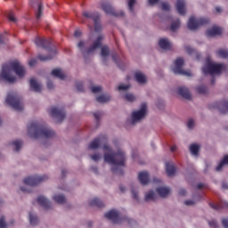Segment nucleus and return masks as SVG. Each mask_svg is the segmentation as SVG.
<instances>
[{
  "label": "nucleus",
  "mask_w": 228,
  "mask_h": 228,
  "mask_svg": "<svg viewBox=\"0 0 228 228\" xmlns=\"http://www.w3.org/2000/svg\"><path fill=\"white\" fill-rule=\"evenodd\" d=\"M224 29L220 27L214 26L208 30H207L206 35L207 37H219L222 35Z\"/></svg>",
  "instance_id": "18"
},
{
  "label": "nucleus",
  "mask_w": 228,
  "mask_h": 228,
  "mask_svg": "<svg viewBox=\"0 0 228 228\" xmlns=\"http://www.w3.org/2000/svg\"><path fill=\"white\" fill-rule=\"evenodd\" d=\"M8 227V224L4 222V216H2L0 218V228H6Z\"/></svg>",
  "instance_id": "52"
},
{
  "label": "nucleus",
  "mask_w": 228,
  "mask_h": 228,
  "mask_svg": "<svg viewBox=\"0 0 228 228\" xmlns=\"http://www.w3.org/2000/svg\"><path fill=\"white\" fill-rule=\"evenodd\" d=\"M27 128L28 135L34 140H37V138H53L56 135L53 129L38 123V121L29 122Z\"/></svg>",
  "instance_id": "3"
},
{
  "label": "nucleus",
  "mask_w": 228,
  "mask_h": 228,
  "mask_svg": "<svg viewBox=\"0 0 228 228\" xmlns=\"http://www.w3.org/2000/svg\"><path fill=\"white\" fill-rule=\"evenodd\" d=\"M102 116V112H101V111H97V112H94V118H96L97 120H100Z\"/></svg>",
  "instance_id": "55"
},
{
  "label": "nucleus",
  "mask_w": 228,
  "mask_h": 228,
  "mask_svg": "<svg viewBox=\"0 0 228 228\" xmlns=\"http://www.w3.org/2000/svg\"><path fill=\"white\" fill-rule=\"evenodd\" d=\"M223 227L228 228V218H224L222 220Z\"/></svg>",
  "instance_id": "60"
},
{
  "label": "nucleus",
  "mask_w": 228,
  "mask_h": 228,
  "mask_svg": "<svg viewBox=\"0 0 228 228\" xmlns=\"http://www.w3.org/2000/svg\"><path fill=\"white\" fill-rule=\"evenodd\" d=\"M53 200L57 202V204H65V195L57 194L53 196Z\"/></svg>",
  "instance_id": "35"
},
{
  "label": "nucleus",
  "mask_w": 228,
  "mask_h": 228,
  "mask_svg": "<svg viewBox=\"0 0 228 228\" xmlns=\"http://www.w3.org/2000/svg\"><path fill=\"white\" fill-rule=\"evenodd\" d=\"M37 202L39 206H42L45 209H51V201L45 196H38Z\"/></svg>",
  "instance_id": "19"
},
{
  "label": "nucleus",
  "mask_w": 228,
  "mask_h": 228,
  "mask_svg": "<svg viewBox=\"0 0 228 228\" xmlns=\"http://www.w3.org/2000/svg\"><path fill=\"white\" fill-rule=\"evenodd\" d=\"M34 42L37 47H42L43 49H49V47H51V44H53V39H45V37H36Z\"/></svg>",
  "instance_id": "13"
},
{
  "label": "nucleus",
  "mask_w": 228,
  "mask_h": 228,
  "mask_svg": "<svg viewBox=\"0 0 228 228\" xmlns=\"http://www.w3.org/2000/svg\"><path fill=\"white\" fill-rule=\"evenodd\" d=\"M29 85L33 92H37L38 94L42 92V86H40V84H38V82H37V79H35L34 77L30 78Z\"/></svg>",
  "instance_id": "24"
},
{
  "label": "nucleus",
  "mask_w": 228,
  "mask_h": 228,
  "mask_svg": "<svg viewBox=\"0 0 228 228\" xmlns=\"http://www.w3.org/2000/svg\"><path fill=\"white\" fill-rule=\"evenodd\" d=\"M51 53L53 55L44 56L39 54L37 55V60H40V61H49V60H53L56 56V50L52 51Z\"/></svg>",
  "instance_id": "29"
},
{
  "label": "nucleus",
  "mask_w": 228,
  "mask_h": 228,
  "mask_svg": "<svg viewBox=\"0 0 228 228\" xmlns=\"http://www.w3.org/2000/svg\"><path fill=\"white\" fill-rule=\"evenodd\" d=\"M109 54H110V47H108V46H102V56L103 57V58H106V56H109Z\"/></svg>",
  "instance_id": "43"
},
{
  "label": "nucleus",
  "mask_w": 228,
  "mask_h": 228,
  "mask_svg": "<svg viewBox=\"0 0 228 228\" xmlns=\"http://www.w3.org/2000/svg\"><path fill=\"white\" fill-rule=\"evenodd\" d=\"M47 88H48V90H53L54 88V85L53 84V82L51 80H49L47 82Z\"/></svg>",
  "instance_id": "59"
},
{
  "label": "nucleus",
  "mask_w": 228,
  "mask_h": 228,
  "mask_svg": "<svg viewBox=\"0 0 228 228\" xmlns=\"http://www.w3.org/2000/svg\"><path fill=\"white\" fill-rule=\"evenodd\" d=\"M128 88H129V86H127V85H120V86H118V90H128Z\"/></svg>",
  "instance_id": "58"
},
{
  "label": "nucleus",
  "mask_w": 228,
  "mask_h": 228,
  "mask_svg": "<svg viewBox=\"0 0 228 228\" xmlns=\"http://www.w3.org/2000/svg\"><path fill=\"white\" fill-rule=\"evenodd\" d=\"M132 195L134 200H138V191H136L134 189L132 190Z\"/></svg>",
  "instance_id": "57"
},
{
  "label": "nucleus",
  "mask_w": 228,
  "mask_h": 228,
  "mask_svg": "<svg viewBox=\"0 0 228 228\" xmlns=\"http://www.w3.org/2000/svg\"><path fill=\"white\" fill-rule=\"evenodd\" d=\"M159 45L160 49H163V51L172 50V43H170L167 38H160L159 41Z\"/></svg>",
  "instance_id": "20"
},
{
  "label": "nucleus",
  "mask_w": 228,
  "mask_h": 228,
  "mask_svg": "<svg viewBox=\"0 0 228 228\" xmlns=\"http://www.w3.org/2000/svg\"><path fill=\"white\" fill-rule=\"evenodd\" d=\"M156 193L154 191H151L148 193L145 194L144 200L146 202H149V200H156Z\"/></svg>",
  "instance_id": "37"
},
{
  "label": "nucleus",
  "mask_w": 228,
  "mask_h": 228,
  "mask_svg": "<svg viewBox=\"0 0 228 228\" xmlns=\"http://www.w3.org/2000/svg\"><path fill=\"white\" fill-rule=\"evenodd\" d=\"M185 206H193V204H195V201L191 200H188L184 201Z\"/></svg>",
  "instance_id": "62"
},
{
  "label": "nucleus",
  "mask_w": 228,
  "mask_h": 228,
  "mask_svg": "<svg viewBox=\"0 0 228 228\" xmlns=\"http://www.w3.org/2000/svg\"><path fill=\"white\" fill-rule=\"evenodd\" d=\"M83 17H85V19H91V20H94V31L96 33H99V31H101V14H99V12H84Z\"/></svg>",
  "instance_id": "8"
},
{
  "label": "nucleus",
  "mask_w": 228,
  "mask_h": 228,
  "mask_svg": "<svg viewBox=\"0 0 228 228\" xmlns=\"http://www.w3.org/2000/svg\"><path fill=\"white\" fill-rule=\"evenodd\" d=\"M12 70L19 77H24V76H26V69H24V66H22L19 61H13L3 65L0 81L4 79V81L7 83H15L17 77L12 75Z\"/></svg>",
  "instance_id": "2"
},
{
  "label": "nucleus",
  "mask_w": 228,
  "mask_h": 228,
  "mask_svg": "<svg viewBox=\"0 0 228 228\" xmlns=\"http://www.w3.org/2000/svg\"><path fill=\"white\" fill-rule=\"evenodd\" d=\"M5 102L16 111H22V110H24V105H22L20 97H19L17 93H8Z\"/></svg>",
  "instance_id": "4"
},
{
  "label": "nucleus",
  "mask_w": 228,
  "mask_h": 228,
  "mask_svg": "<svg viewBox=\"0 0 228 228\" xmlns=\"http://www.w3.org/2000/svg\"><path fill=\"white\" fill-rule=\"evenodd\" d=\"M185 51L188 53V54H193V53H195V50L190 46H186Z\"/></svg>",
  "instance_id": "56"
},
{
  "label": "nucleus",
  "mask_w": 228,
  "mask_h": 228,
  "mask_svg": "<svg viewBox=\"0 0 228 228\" xmlns=\"http://www.w3.org/2000/svg\"><path fill=\"white\" fill-rule=\"evenodd\" d=\"M77 90L79 92H85V87L83 86V82H77L76 83Z\"/></svg>",
  "instance_id": "48"
},
{
  "label": "nucleus",
  "mask_w": 228,
  "mask_h": 228,
  "mask_svg": "<svg viewBox=\"0 0 228 228\" xmlns=\"http://www.w3.org/2000/svg\"><path fill=\"white\" fill-rule=\"evenodd\" d=\"M42 10H44V5H42V3H39L37 12H36L37 19L42 17Z\"/></svg>",
  "instance_id": "44"
},
{
  "label": "nucleus",
  "mask_w": 228,
  "mask_h": 228,
  "mask_svg": "<svg viewBox=\"0 0 228 228\" xmlns=\"http://www.w3.org/2000/svg\"><path fill=\"white\" fill-rule=\"evenodd\" d=\"M150 177H151V175H149V172H147V171H142V172L139 173V175H138V179H139L141 184H142L143 186H146V184H149V183H151Z\"/></svg>",
  "instance_id": "17"
},
{
  "label": "nucleus",
  "mask_w": 228,
  "mask_h": 228,
  "mask_svg": "<svg viewBox=\"0 0 228 228\" xmlns=\"http://www.w3.org/2000/svg\"><path fill=\"white\" fill-rule=\"evenodd\" d=\"M156 191L159 195V197L165 199L166 197H168V195H170L171 191L168 187H159L156 189Z\"/></svg>",
  "instance_id": "25"
},
{
  "label": "nucleus",
  "mask_w": 228,
  "mask_h": 228,
  "mask_svg": "<svg viewBox=\"0 0 228 228\" xmlns=\"http://www.w3.org/2000/svg\"><path fill=\"white\" fill-rule=\"evenodd\" d=\"M29 67H35L37 65V59H32L31 61H28Z\"/></svg>",
  "instance_id": "61"
},
{
  "label": "nucleus",
  "mask_w": 228,
  "mask_h": 228,
  "mask_svg": "<svg viewBox=\"0 0 228 228\" xmlns=\"http://www.w3.org/2000/svg\"><path fill=\"white\" fill-rule=\"evenodd\" d=\"M134 4H136V0H128V10L131 13H134Z\"/></svg>",
  "instance_id": "41"
},
{
  "label": "nucleus",
  "mask_w": 228,
  "mask_h": 228,
  "mask_svg": "<svg viewBox=\"0 0 228 228\" xmlns=\"http://www.w3.org/2000/svg\"><path fill=\"white\" fill-rule=\"evenodd\" d=\"M224 165H228V155L224 156V159L220 161L219 165L216 167V172H220L224 168Z\"/></svg>",
  "instance_id": "33"
},
{
  "label": "nucleus",
  "mask_w": 228,
  "mask_h": 228,
  "mask_svg": "<svg viewBox=\"0 0 228 228\" xmlns=\"http://www.w3.org/2000/svg\"><path fill=\"white\" fill-rule=\"evenodd\" d=\"M90 206H94L95 208H104V203L99 199L94 198L89 202Z\"/></svg>",
  "instance_id": "31"
},
{
  "label": "nucleus",
  "mask_w": 228,
  "mask_h": 228,
  "mask_svg": "<svg viewBox=\"0 0 228 228\" xmlns=\"http://www.w3.org/2000/svg\"><path fill=\"white\" fill-rule=\"evenodd\" d=\"M134 77L139 85H145V83H147V77L141 71H136L134 73Z\"/></svg>",
  "instance_id": "26"
},
{
  "label": "nucleus",
  "mask_w": 228,
  "mask_h": 228,
  "mask_svg": "<svg viewBox=\"0 0 228 228\" xmlns=\"http://www.w3.org/2000/svg\"><path fill=\"white\" fill-rule=\"evenodd\" d=\"M102 10L107 13V15H113V17H124V12H117L109 3L102 4Z\"/></svg>",
  "instance_id": "12"
},
{
  "label": "nucleus",
  "mask_w": 228,
  "mask_h": 228,
  "mask_svg": "<svg viewBox=\"0 0 228 228\" xmlns=\"http://www.w3.org/2000/svg\"><path fill=\"white\" fill-rule=\"evenodd\" d=\"M176 10L180 15L186 14V2L184 0H177Z\"/></svg>",
  "instance_id": "22"
},
{
  "label": "nucleus",
  "mask_w": 228,
  "mask_h": 228,
  "mask_svg": "<svg viewBox=\"0 0 228 228\" xmlns=\"http://www.w3.org/2000/svg\"><path fill=\"white\" fill-rule=\"evenodd\" d=\"M29 222L30 225H37L38 224V217L31 213H29Z\"/></svg>",
  "instance_id": "39"
},
{
  "label": "nucleus",
  "mask_w": 228,
  "mask_h": 228,
  "mask_svg": "<svg viewBox=\"0 0 228 228\" xmlns=\"http://www.w3.org/2000/svg\"><path fill=\"white\" fill-rule=\"evenodd\" d=\"M208 225H210L213 228H218V224L215 220L209 221Z\"/></svg>",
  "instance_id": "53"
},
{
  "label": "nucleus",
  "mask_w": 228,
  "mask_h": 228,
  "mask_svg": "<svg viewBox=\"0 0 228 228\" xmlns=\"http://www.w3.org/2000/svg\"><path fill=\"white\" fill-rule=\"evenodd\" d=\"M111 96L108 94H102L96 97L97 102H110Z\"/></svg>",
  "instance_id": "34"
},
{
  "label": "nucleus",
  "mask_w": 228,
  "mask_h": 228,
  "mask_svg": "<svg viewBox=\"0 0 228 228\" xmlns=\"http://www.w3.org/2000/svg\"><path fill=\"white\" fill-rule=\"evenodd\" d=\"M197 92L201 94H208V87L205 86H200L197 87Z\"/></svg>",
  "instance_id": "45"
},
{
  "label": "nucleus",
  "mask_w": 228,
  "mask_h": 228,
  "mask_svg": "<svg viewBox=\"0 0 228 228\" xmlns=\"http://www.w3.org/2000/svg\"><path fill=\"white\" fill-rule=\"evenodd\" d=\"M104 161L109 165H115L111 168V172L118 175H124V171L119 167H126V154L122 150H118L116 153L113 152L108 144L103 145Z\"/></svg>",
  "instance_id": "1"
},
{
  "label": "nucleus",
  "mask_w": 228,
  "mask_h": 228,
  "mask_svg": "<svg viewBox=\"0 0 228 228\" xmlns=\"http://www.w3.org/2000/svg\"><path fill=\"white\" fill-rule=\"evenodd\" d=\"M7 18L10 22H17V18L15 17V13L13 12H10L7 14Z\"/></svg>",
  "instance_id": "42"
},
{
  "label": "nucleus",
  "mask_w": 228,
  "mask_h": 228,
  "mask_svg": "<svg viewBox=\"0 0 228 228\" xmlns=\"http://www.w3.org/2000/svg\"><path fill=\"white\" fill-rule=\"evenodd\" d=\"M181 26V21L176 20L171 23L170 29L171 31H177V28Z\"/></svg>",
  "instance_id": "40"
},
{
  "label": "nucleus",
  "mask_w": 228,
  "mask_h": 228,
  "mask_svg": "<svg viewBox=\"0 0 228 228\" xmlns=\"http://www.w3.org/2000/svg\"><path fill=\"white\" fill-rule=\"evenodd\" d=\"M161 9L163 10V12H170V4L167 2H163L161 4Z\"/></svg>",
  "instance_id": "47"
},
{
  "label": "nucleus",
  "mask_w": 228,
  "mask_h": 228,
  "mask_svg": "<svg viewBox=\"0 0 228 228\" xmlns=\"http://www.w3.org/2000/svg\"><path fill=\"white\" fill-rule=\"evenodd\" d=\"M209 206L212 208V209H215L216 211H222V209H225V208L228 209V202L227 201H221L217 205L209 203Z\"/></svg>",
  "instance_id": "27"
},
{
  "label": "nucleus",
  "mask_w": 228,
  "mask_h": 228,
  "mask_svg": "<svg viewBox=\"0 0 228 228\" xmlns=\"http://www.w3.org/2000/svg\"><path fill=\"white\" fill-rule=\"evenodd\" d=\"M105 218H107L108 220H111V222H113V224H120L121 222V218L118 216V212L117 210H110L109 212H107L105 214Z\"/></svg>",
  "instance_id": "16"
},
{
  "label": "nucleus",
  "mask_w": 228,
  "mask_h": 228,
  "mask_svg": "<svg viewBox=\"0 0 228 228\" xmlns=\"http://www.w3.org/2000/svg\"><path fill=\"white\" fill-rule=\"evenodd\" d=\"M184 65V59L183 58H177L175 61V67L172 69L174 74L179 75V76H188L189 77H191V71L184 70L183 69V67Z\"/></svg>",
  "instance_id": "7"
},
{
  "label": "nucleus",
  "mask_w": 228,
  "mask_h": 228,
  "mask_svg": "<svg viewBox=\"0 0 228 228\" xmlns=\"http://www.w3.org/2000/svg\"><path fill=\"white\" fill-rule=\"evenodd\" d=\"M216 108L222 113L223 115H225L228 111V101H222L217 102L214 105L210 106V109Z\"/></svg>",
  "instance_id": "14"
},
{
  "label": "nucleus",
  "mask_w": 228,
  "mask_h": 228,
  "mask_svg": "<svg viewBox=\"0 0 228 228\" xmlns=\"http://www.w3.org/2000/svg\"><path fill=\"white\" fill-rule=\"evenodd\" d=\"M103 38H104V36H102V35L98 36L96 40L93 43V45H91L89 47V49L86 50V53L92 54V53H94V51H95V49L101 48V46L102 45Z\"/></svg>",
  "instance_id": "15"
},
{
  "label": "nucleus",
  "mask_w": 228,
  "mask_h": 228,
  "mask_svg": "<svg viewBox=\"0 0 228 228\" xmlns=\"http://www.w3.org/2000/svg\"><path fill=\"white\" fill-rule=\"evenodd\" d=\"M206 24H209V19H208V18L195 19V17L191 16L189 19L187 26L191 31H195V30L199 29V28H200V26H206Z\"/></svg>",
  "instance_id": "5"
},
{
  "label": "nucleus",
  "mask_w": 228,
  "mask_h": 228,
  "mask_svg": "<svg viewBox=\"0 0 228 228\" xmlns=\"http://www.w3.org/2000/svg\"><path fill=\"white\" fill-rule=\"evenodd\" d=\"M52 76H53V77H59V79H65V74L60 69H53Z\"/></svg>",
  "instance_id": "30"
},
{
  "label": "nucleus",
  "mask_w": 228,
  "mask_h": 228,
  "mask_svg": "<svg viewBox=\"0 0 228 228\" xmlns=\"http://www.w3.org/2000/svg\"><path fill=\"white\" fill-rule=\"evenodd\" d=\"M147 113V103H142L141 109L138 111H134L132 113V124H134L135 122H140L143 117H145V114Z\"/></svg>",
  "instance_id": "11"
},
{
  "label": "nucleus",
  "mask_w": 228,
  "mask_h": 228,
  "mask_svg": "<svg viewBox=\"0 0 228 228\" xmlns=\"http://www.w3.org/2000/svg\"><path fill=\"white\" fill-rule=\"evenodd\" d=\"M12 145H14L16 152H19L24 142L21 140H16L12 142Z\"/></svg>",
  "instance_id": "36"
},
{
  "label": "nucleus",
  "mask_w": 228,
  "mask_h": 228,
  "mask_svg": "<svg viewBox=\"0 0 228 228\" xmlns=\"http://www.w3.org/2000/svg\"><path fill=\"white\" fill-rule=\"evenodd\" d=\"M194 126H195V121H193V119H189V121L187 122V127L189 129H193Z\"/></svg>",
  "instance_id": "51"
},
{
  "label": "nucleus",
  "mask_w": 228,
  "mask_h": 228,
  "mask_svg": "<svg viewBox=\"0 0 228 228\" xmlns=\"http://www.w3.org/2000/svg\"><path fill=\"white\" fill-rule=\"evenodd\" d=\"M118 58V55L117 53L112 54L113 61H115V63H117V65L119 67V69H124V68H122V66H120V64L118 63V61H117Z\"/></svg>",
  "instance_id": "50"
},
{
  "label": "nucleus",
  "mask_w": 228,
  "mask_h": 228,
  "mask_svg": "<svg viewBox=\"0 0 228 228\" xmlns=\"http://www.w3.org/2000/svg\"><path fill=\"white\" fill-rule=\"evenodd\" d=\"M125 99H126V101H128L129 102H133V101H134V100L136 99V97H134L133 94L127 93V94L125 95Z\"/></svg>",
  "instance_id": "46"
},
{
  "label": "nucleus",
  "mask_w": 228,
  "mask_h": 228,
  "mask_svg": "<svg viewBox=\"0 0 228 228\" xmlns=\"http://www.w3.org/2000/svg\"><path fill=\"white\" fill-rule=\"evenodd\" d=\"M222 70H224V64H216L213 62H208L207 66L202 68L203 74H210V76H213L214 74H222Z\"/></svg>",
  "instance_id": "6"
},
{
  "label": "nucleus",
  "mask_w": 228,
  "mask_h": 228,
  "mask_svg": "<svg viewBox=\"0 0 228 228\" xmlns=\"http://www.w3.org/2000/svg\"><path fill=\"white\" fill-rule=\"evenodd\" d=\"M49 179V176L43 175H33V176H28L23 180L24 184H27V186H37V184H40V183H44V181H47Z\"/></svg>",
  "instance_id": "9"
},
{
  "label": "nucleus",
  "mask_w": 228,
  "mask_h": 228,
  "mask_svg": "<svg viewBox=\"0 0 228 228\" xmlns=\"http://www.w3.org/2000/svg\"><path fill=\"white\" fill-rule=\"evenodd\" d=\"M93 94H99V92H102V87L101 86H93L91 87Z\"/></svg>",
  "instance_id": "49"
},
{
  "label": "nucleus",
  "mask_w": 228,
  "mask_h": 228,
  "mask_svg": "<svg viewBox=\"0 0 228 228\" xmlns=\"http://www.w3.org/2000/svg\"><path fill=\"white\" fill-rule=\"evenodd\" d=\"M216 54L219 58H228V50L219 49L216 51Z\"/></svg>",
  "instance_id": "38"
},
{
  "label": "nucleus",
  "mask_w": 228,
  "mask_h": 228,
  "mask_svg": "<svg viewBox=\"0 0 228 228\" xmlns=\"http://www.w3.org/2000/svg\"><path fill=\"white\" fill-rule=\"evenodd\" d=\"M177 94L178 95H181V97H183V99H187L189 101L190 99H191V94L190 93V90L186 87H179Z\"/></svg>",
  "instance_id": "23"
},
{
  "label": "nucleus",
  "mask_w": 228,
  "mask_h": 228,
  "mask_svg": "<svg viewBox=\"0 0 228 228\" xmlns=\"http://www.w3.org/2000/svg\"><path fill=\"white\" fill-rule=\"evenodd\" d=\"M91 159H93V161H99V159H101V155L99 154L91 155Z\"/></svg>",
  "instance_id": "54"
},
{
  "label": "nucleus",
  "mask_w": 228,
  "mask_h": 228,
  "mask_svg": "<svg viewBox=\"0 0 228 228\" xmlns=\"http://www.w3.org/2000/svg\"><path fill=\"white\" fill-rule=\"evenodd\" d=\"M77 47L78 49H80L81 51H83V49H85V43L83 41H80L78 44H77Z\"/></svg>",
  "instance_id": "63"
},
{
  "label": "nucleus",
  "mask_w": 228,
  "mask_h": 228,
  "mask_svg": "<svg viewBox=\"0 0 228 228\" xmlns=\"http://www.w3.org/2000/svg\"><path fill=\"white\" fill-rule=\"evenodd\" d=\"M48 113L53 117V118L57 119V123L60 124L61 122H63L65 120L67 114L65 113V110L63 109H58V107H52Z\"/></svg>",
  "instance_id": "10"
},
{
  "label": "nucleus",
  "mask_w": 228,
  "mask_h": 228,
  "mask_svg": "<svg viewBox=\"0 0 228 228\" xmlns=\"http://www.w3.org/2000/svg\"><path fill=\"white\" fill-rule=\"evenodd\" d=\"M189 149L192 156H199V151H200V145L193 143V144H191Z\"/></svg>",
  "instance_id": "32"
},
{
  "label": "nucleus",
  "mask_w": 228,
  "mask_h": 228,
  "mask_svg": "<svg viewBox=\"0 0 228 228\" xmlns=\"http://www.w3.org/2000/svg\"><path fill=\"white\" fill-rule=\"evenodd\" d=\"M166 171L168 177H172V175H175V167L170 164V162L166 163Z\"/></svg>",
  "instance_id": "28"
},
{
  "label": "nucleus",
  "mask_w": 228,
  "mask_h": 228,
  "mask_svg": "<svg viewBox=\"0 0 228 228\" xmlns=\"http://www.w3.org/2000/svg\"><path fill=\"white\" fill-rule=\"evenodd\" d=\"M179 195H182V196L186 195V190L181 189V190L179 191Z\"/></svg>",
  "instance_id": "64"
},
{
  "label": "nucleus",
  "mask_w": 228,
  "mask_h": 228,
  "mask_svg": "<svg viewBox=\"0 0 228 228\" xmlns=\"http://www.w3.org/2000/svg\"><path fill=\"white\" fill-rule=\"evenodd\" d=\"M106 136L96 137L93 142L89 144V149H99L101 147V143L102 142H106Z\"/></svg>",
  "instance_id": "21"
}]
</instances>
